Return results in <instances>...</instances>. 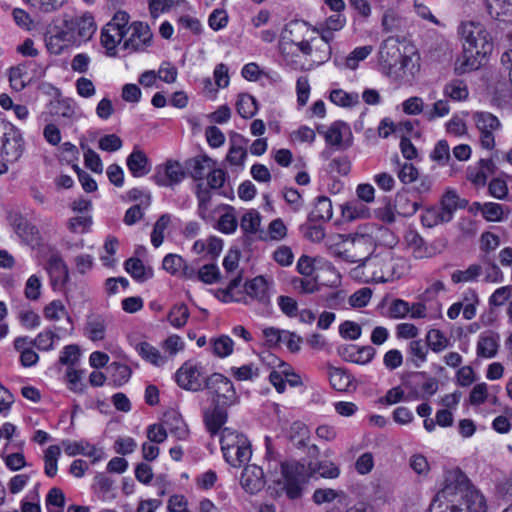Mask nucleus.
Returning a JSON list of instances; mask_svg holds the SVG:
<instances>
[{"instance_id": "f257e3e1", "label": "nucleus", "mask_w": 512, "mask_h": 512, "mask_svg": "<svg viewBox=\"0 0 512 512\" xmlns=\"http://www.w3.org/2000/svg\"><path fill=\"white\" fill-rule=\"evenodd\" d=\"M429 512H488L483 492L458 468L449 470L445 484L430 504Z\"/></svg>"}, {"instance_id": "f03ea898", "label": "nucleus", "mask_w": 512, "mask_h": 512, "mask_svg": "<svg viewBox=\"0 0 512 512\" xmlns=\"http://www.w3.org/2000/svg\"><path fill=\"white\" fill-rule=\"evenodd\" d=\"M340 474L339 468L330 461L316 464H302L297 461L281 464V476L273 481L276 494L286 493L290 499L300 497L302 486L310 478L319 475L323 478L334 479Z\"/></svg>"}, {"instance_id": "7ed1b4c3", "label": "nucleus", "mask_w": 512, "mask_h": 512, "mask_svg": "<svg viewBox=\"0 0 512 512\" xmlns=\"http://www.w3.org/2000/svg\"><path fill=\"white\" fill-rule=\"evenodd\" d=\"M458 33L463 40L464 55L458 60L455 70L463 74L476 69L480 64L477 60L490 54L493 44L489 33L479 22H462Z\"/></svg>"}, {"instance_id": "20e7f679", "label": "nucleus", "mask_w": 512, "mask_h": 512, "mask_svg": "<svg viewBox=\"0 0 512 512\" xmlns=\"http://www.w3.org/2000/svg\"><path fill=\"white\" fill-rule=\"evenodd\" d=\"M365 281L389 282L402 277L407 271V261L396 256L393 251L385 250L369 256L358 267Z\"/></svg>"}, {"instance_id": "39448f33", "label": "nucleus", "mask_w": 512, "mask_h": 512, "mask_svg": "<svg viewBox=\"0 0 512 512\" xmlns=\"http://www.w3.org/2000/svg\"><path fill=\"white\" fill-rule=\"evenodd\" d=\"M374 227L370 224L360 226L355 232L343 236L341 247L335 251V256L347 263L363 262L371 255L374 248Z\"/></svg>"}, {"instance_id": "423d86ee", "label": "nucleus", "mask_w": 512, "mask_h": 512, "mask_svg": "<svg viewBox=\"0 0 512 512\" xmlns=\"http://www.w3.org/2000/svg\"><path fill=\"white\" fill-rule=\"evenodd\" d=\"M224 459L233 467L241 466L251 458V445L245 435L231 428H224L220 438Z\"/></svg>"}, {"instance_id": "0eeeda50", "label": "nucleus", "mask_w": 512, "mask_h": 512, "mask_svg": "<svg viewBox=\"0 0 512 512\" xmlns=\"http://www.w3.org/2000/svg\"><path fill=\"white\" fill-rule=\"evenodd\" d=\"M129 15L125 11H117L113 18L102 29L101 44L107 51L108 56H116V48L123 43L127 34Z\"/></svg>"}, {"instance_id": "6e6552de", "label": "nucleus", "mask_w": 512, "mask_h": 512, "mask_svg": "<svg viewBox=\"0 0 512 512\" xmlns=\"http://www.w3.org/2000/svg\"><path fill=\"white\" fill-rule=\"evenodd\" d=\"M24 144L20 130L12 123L0 120V156L16 161L23 153Z\"/></svg>"}, {"instance_id": "1a4fd4ad", "label": "nucleus", "mask_w": 512, "mask_h": 512, "mask_svg": "<svg viewBox=\"0 0 512 512\" xmlns=\"http://www.w3.org/2000/svg\"><path fill=\"white\" fill-rule=\"evenodd\" d=\"M473 120L479 132L480 145L492 150L495 147V133L502 128L500 120L490 112H476Z\"/></svg>"}, {"instance_id": "9d476101", "label": "nucleus", "mask_w": 512, "mask_h": 512, "mask_svg": "<svg viewBox=\"0 0 512 512\" xmlns=\"http://www.w3.org/2000/svg\"><path fill=\"white\" fill-rule=\"evenodd\" d=\"M205 387L211 391L214 403L229 406L236 400L233 383L220 373H214L205 381Z\"/></svg>"}, {"instance_id": "9b49d317", "label": "nucleus", "mask_w": 512, "mask_h": 512, "mask_svg": "<svg viewBox=\"0 0 512 512\" xmlns=\"http://www.w3.org/2000/svg\"><path fill=\"white\" fill-rule=\"evenodd\" d=\"M501 64L508 74V80L497 82L493 101L500 108H512V50L502 54Z\"/></svg>"}, {"instance_id": "f8f14e48", "label": "nucleus", "mask_w": 512, "mask_h": 512, "mask_svg": "<svg viewBox=\"0 0 512 512\" xmlns=\"http://www.w3.org/2000/svg\"><path fill=\"white\" fill-rule=\"evenodd\" d=\"M127 33L129 37L124 39L122 48L130 52L144 51L151 45L152 32L149 26L143 22H133L127 25Z\"/></svg>"}, {"instance_id": "ddd939ff", "label": "nucleus", "mask_w": 512, "mask_h": 512, "mask_svg": "<svg viewBox=\"0 0 512 512\" xmlns=\"http://www.w3.org/2000/svg\"><path fill=\"white\" fill-rule=\"evenodd\" d=\"M178 385L186 390L199 391L205 387L203 367L191 361L185 362L176 372Z\"/></svg>"}, {"instance_id": "4468645a", "label": "nucleus", "mask_w": 512, "mask_h": 512, "mask_svg": "<svg viewBox=\"0 0 512 512\" xmlns=\"http://www.w3.org/2000/svg\"><path fill=\"white\" fill-rule=\"evenodd\" d=\"M185 177L186 171L183 166L178 161L168 160L157 167L153 180L158 186L173 188L179 185Z\"/></svg>"}, {"instance_id": "2eb2a0df", "label": "nucleus", "mask_w": 512, "mask_h": 512, "mask_svg": "<svg viewBox=\"0 0 512 512\" xmlns=\"http://www.w3.org/2000/svg\"><path fill=\"white\" fill-rule=\"evenodd\" d=\"M46 47L52 54L59 55L64 49L77 44L67 20L63 21L61 27H56L54 32H51L45 37Z\"/></svg>"}, {"instance_id": "dca6fc26", "label": "nucleus", "mask_w": 512, "mask_h": 512, "mask_svg": "<svg viewBox=\"0 0 512 512\" xmlns=\"http://www.w3.org/2000/svg\"><path fill=\"white\" fill-rule=\"evenodd\" d=\"M112 323L113 316L111 314L92 312L86 317L84 335L93 342L102 341Z\"/></svg>"}, {"instance_id": "f3484780", "label": "nucleus", "mask_w": 512, "mask_h": 512, "mask_svg": "<svg viewBox=\"0 0 512 512\" xmlns=\"http://www.w3.org/2000/svg\"><path fill=\"white\" fill-rule=\"evenodd\" d=\"M62 447L68 456L72 457L80 454L91 458L92 464L101 461L105 457V453L102 448H98L86 440H64L62 441Z\"/></svg>"}, {"instance_id": "a211bd4d", "label": "nucleus", "mask_w": 512, "mask_h": 512, "mask_svg": "<svg viewBox=\"0 0 512 512\" xmlns=\"http://www.w3.org/2000/svg\"><path fill=\"white\" fill-rule=\"evenodd\" d=\"M407 43L395 37H388L380 46L379 61L388 67L395 66L403 53L404 44Z\"/></svg>"}, {"instance_id": "6ab92c4d", "label": "nucleus", "mask_w": 512, "mask_h": 512, "mask_svg": "<svg viewBox=\"0 0 512 512\" xmlns=\"http://www.w3.org/2000/svg\"><path fill=\"white\" fill-rule=\"evenodd\" d=\"M68 25L72 32L76 43L89 40L96 31L94 18L91 14L85 13L82 16L67 19Z\"/></svg>"}, {"instance_id": "aec40b11", "label": "nucleus", "mask_w": 512, "mask_h": 512, "mask_svg": "<svg viewBox=\"0 0 512 512\" xmlns=\"http://www.w3.org/2000/svg\"><path fill=\"white\" fill-rule=\"evenodd\" d=\"M376 350L372 346L345 345L339 348V355L348 362L365 365L372 361Z\"/></svg>"}, {"instance_id": "412c9836", "label": "nucleus", "mask_w": 512, "mask_h": 512, "mask_svg": "<svg viewBox=\"0 0 512 512\" xmlns=\"http://www.w3.org/2000/svg\"><path fill=\"white\" fill-rule=\"evenodd\" d=\"M305 26L306 23H289L282 30L279 39V51L286 61L294 54L298 41V38H294V34L299 33Z\"/></svg>"}, {"instance_id": "4be33fe9", "label": "nucleus", "mask_w": 512, "mask_h": 512, "mask_svg": "<svg viewBox=\"0 0 512 512\" xmlns=\"http://www.w3.org/2000/svg\"><path fill=\"white\" fill-rule=\"evenodd\" d=\"M241 485L250 494H256L261 491L265 485L262 468L257 465L246 466L241 475Z\"/></svg>"}, {"instance_id": "5701e85b", "label": "nucleus", "mask_w": 512, "mask_h": 512, "mask_svg": "<svg viewBox=\"0 0 512 512\" xmlns=\"http://www.w3.org/2000/svg\"><path fill=\"white\" fill-rule=\"evenodd\" d=\"M185 166L189 176L199 183L203 182L210 169L216 166V162L209 156L202 154L188 159Z\"/></svg>"}, {"instance_id": "b1692460", "label": "nucleus", "mask_w": 512, "mask_h": 512, "mask_svg": "<svg viewBox=\"0 0 512 512\" xmlns=\"http://www.w3.org/2000/svg\"><path fill=\"white\" fill-rule=\"evenodd\" d=\"M197 199V213L198 216L205 222H211L214 220V212L211 210L212 193L207 188L204 182H199L195 186L194 190Z\"/></svg>"}, {"instance_id": "393cba45", "label": "nucleus", "mask_w": 512, "mask_h": 512, "mask_svg": "<svg viewBox=\"0 0 512 512\" xmlns=\"http://www.w3.org/2000/svg\"><path fill=\"white\" fill-rule=\"evenodd\" d=\"M270 288V283L263 276H257L245 284L247 296L263 305L270 302Z\"/></svg>"}, {"instance_id": "a878e982", "label": "nucleus", "mask_w": 512, "mask_h": 512, "mask_svg": "<svg viewBox=\"0 0 512 512\" xmlns=\"http://www.w3.org/2000/svg\"><path fill=\"white\" fill-rule=\"evenodd\" d=\"M126 165L132 176L136 178L147 175L151 170V164L147 155L138 148H134L128 155Z\"/></svg>"}, {"instance_id": "bb28decb", "label": "nucleus", "mask_w": 512, "mask_h": 512, "mask_svg": "<svg viewBox=\"0 0 512 512\" xmlns=\"http://www.w3.org/2000/svg\"><path fill=\"white\" fill-rule=\"evenodd\" d=\"M162 423L166 428L167 433L169 432L177 439L185 440L188 437V427L177 411L170 410L165 412Z\"/></svg>"}, {"instance_id": "cd10ccee", "label": "nucleus", "mask_w": 512, "mask_h": 512, "mask_svg": "<svg viewBox=\"0 0 512 512\" xmlns=\"http://www.w3.org/2000/svg\"><path fill=\"white\" fill-rule=\"evenodd\" d=\"M399 64L403 76H414L415 73L419 71L420 55L413 44H404V50L400 56Z\"/></svg>"}, {"instance_id": "c85d7f7f", "label": "nucleus", "mask_w": 512, "mask_h": 512, "mask_svg": "<svg viewBox=\"0 0 512 512\" xmlns=\"http://www.w3.org/2000/svg\"><path fill=\"white\" fill-rule=\"evenodd\" d=\"M226 406L214 403V406L204 412V423L211 435L219 432L227 420Z\"/></svg>"}, {"instance_id": "c756f323", "label": "nucleus", "mask_w": 512, "mask_h": 512, "mask_svg": "<svg viewBox=\"0 0 512 512\" xmlns=\"http://www.w3.org/2000/svg\"><path fill=\"white\" fill-rule=\"evenodd\" d=\"M135 350L145 362L155 367H162L168 362V356L149 342H139L136 344Z\"/></svg>"}, {"instance_id": "7c9ffc66", "label": "nucleus", "mask_w": 512, "mask_h": 512, "mask_svg": "<svg viewBox=\"0 0 512 512\" xmlns=\"http://www.w3.org/2000/svg\"><path fill=\"white\" fill-rule=\"evenodd\" d=\"M484 3L491 18L512 22V0H484Z\"/></svg>"}, {"instance_id": "2f4dec72", "label": "nucleus", "mask_w": 512, "mask_h": 512, "mask_svg": "<svg viewBox=\"0 0 512 512\" xmlns=\"http://www.w3.org/2000/svg\"><path fill=\"white\" fill-rule=\"evenodd\" d=\"M215 211L221 212V215L214 228L224 234L234 233L238 226L235 209L232 206L222 204Z\"/></svg>"}, {"instance_id": "473e14b6", "label": "nucleus", "mask_w": 512, "mask_h": 512, "mask_svg": "<svg viewBox=\"0 0 512 512\" xmlns=\"http://www.w3.org/2000/svg\"><path fill=\"white\" fill-rule=\"evenodd\" d=\"M247 158L245 140L241 135L235 134L230 141V147L226 155V160L232 166H244Z\"/></svg>"}, {"instance_id": "72a5a7b5", "label": "nucleus", "mask_w": 512, "mask_h": 512, "mask_svg": "<svg viewBox=\"0 0 512 512\" xmlns=\"http://www.w3.org/2000/svg\"><path fill=\"white\" fill-rule=\"evenodd\" d=\"M499 348V336L495 333H482L477 342V355L483 358H493Z\"/></svg>"}, {"instance_id": "f704fd0d", "label": "nucleus", "mask_w": 512, "mask_h": 512, "mask_svg": "<svg viewBox=\"0 0 512 512\" xmlns=\"http://www.w3.org/2000/svg\"><path fill=\"white\" fill-rule=\"evenodd\" d=\"M346 123L342 121H336L332 123L326 130L324 126H319L317 131L322 134L328 145L339 147L343 141V131L348 130Z\"/></svg>"}, {"instance_id": "c9c22d12", "label": "nucleus", "mask_w": 512, "mask_h": 512, "mask_svg": "<svg viewBox=\"0 0 512 512\" xmlns=\"http://www.w3.org/2000/svg\"><path fill=\"white\" fill-rule=\"evenodd\" d=\"M341 214L345 221L352 222L370 216V209L359 201H349L341 206Z\"/></svg>"}, {"instance_id": "e433bc0d", "label": "nucleus", "mask_w": 512, "mask_h": 512, "mask_svg": "<svg viewBox=\"0 0 512 512\" xmlns=\"http://www.w3.org/2000/svg\"><path fill=\"white\" fill-rule=\"evenodd\" d=\"M288 438L297 448H303L308 445L310 431L306 424L301 421H295L290 425Z\"/></svg>"}, {"instance_id": "4c0bfd02", "label": "nucleus", "mask_w": 512, "mask_h": 512, "mask_svg": "<svg viewBox=\"0 0 512 512\" xmlns=\"http://www.w3.org/2000/svg\"><path fill=\"white\" fill-rule=\"evenodd\" d=\"M405 241L416 259L429 257L430 253L423 238L415 231H408L405 235Z\"/></svg>"}, {"instance_id": "58836bf2", "label": "nucleus", "mask_w": 512, "mask_h": 512, "mask_svg": "<svg viewBox=\"0 0 512 512\" xmlns=\"http://www.w3.org/2000/svg\"><path fill=\"white\" fill-rule=\"evenodd\" d=\"M465 205L466 202L461 203L458 194L454 190H447L441 198L439 207L451 221L455 211L465 207Z\"/></svg>"}, {"instance_id": "ea45409f", "label": "nucleus", "mask_w": 512, "mask_h": 512, "mask_svg": "<svg viewBox=\"0 0 512 512\" xmlns=\"http://www.w3.org/2000/svg\"><path fill=\"white\" fill-rule=\"evenodd\" d=\"M333 216V208L331 200L326 196L316 198L311 217L318 221H329Z\"/></svg>"}, {"instance_id": "a19ab883", "label": "nucleus", "mask_w": 512, "mask_h": 512, "mask_svg": "<svg viewBox=\"0 0 512 512\" xmlns=\"http://www.w3.org/2000/svg\"><path fill=\"white\" fill-rule=\"evenodd\" d=\"M212 353L219 358L228 357L233 353L234 342L227 335H221L210 340Z\"/></svg>"}, {"instance_id": "79ce46f5", "label": "nucleus", "mask_w": 512, "mask_h": 512, "mask_svg": "<svg viewBox=\"0 0 512 512\" xmlns=\"http://www.w3.org/2000/svg\"><path fill=\"white\" fill-rule=\"evenodd\" d=\"M483 267L479 264H471L465 270H456L451 274L454 284L473 282L482 274Z\"/></svg>"}, {"instance_id": "37998d69", "label": "nucleus", "mask_w": 512, "mask_h": 512, "mask_svg": "<svg viewBox=\"0 0 512 512\" xmlns=\"http://www.w3.org/2000/svg\"><path fill=\"white\" fill-rule=\"evenodd\" d=\"M421 222L425 227L433 228L437 225L450 222V220L439 206H433L422 213Z\"/></svg>"}, {"instance_id": "c03bdc74", "label": "nucleus", "mask_w": 512, "mask_h": 512, "mask_svg": "<svg viewBox=\"0 0 512 512\" xmlns=\"http://www.w3.org/2000/svg\"><path fill=\"white\" fill-rule=\"evenodd\" d=\"M444 95L454 101H463L468 98L469 91L464 81L454 79L447 83L444 87Z\"/></svg>"}, {"instance_id": "a18cd8bd", "label": "nucleus", "mask_w": 512, "mask_h": 512, "mask_svg": "<svg viewBox=\"0 0 512 512\" xmlns=\"http://www.w3.org/2000/svg\"><path fill=\"white\" fill-rule=\"evenodd\" d=\"M61 450L58 445L49 446L44 453V472L48 477H54L58 471V459Z\"/></svg>"}, {"instance_id": "49530a36", "label": "nucleus", "mask_w": 512, "mask_h": 512, "mask_svg": "<svg viewBox=\"0 0 512 512\" xmlns=\"http://www.w3.org/2000/svg\"><path fill=\"white\" fill-rule=\"evenodd\" d=\"M329 99L332 103L341 107H353L359 103V95L356 92H346L342 89H334L330 92Z\"/></svg>"}, {"instance_id": "de8ad7c7", "label": "nucleus", "mask_w": 512, "mask_h": 512, "mask_svg": "<svg viewBox=\"0 0 512 512\" xmlns=\"http://www.w3.org/2000/svg\"><path fill=\"white\" fill-rule=\"evenodd\" d=\"M15 233L21 237L25 242H33L38 234L36 228L29 224L27 220L22 217H16L12 222Z\"/></svg>"}, {"instance_id": "09e8293b", "label": "nucleus", "mask_w": 512, "mask_h": 512, "mask_svg": "<svg viewBox=\"0 0 512 512\" xmlns=\"http://www.w3.org/2000/svg\"><path fill=\"white\" fill-rule=\"evenodd\" d=\"M332 387L337 391H346L351 384V377L340 368L330 367L328 372Z\"/></svg>"}, {"instance_id": "8fccbe9b", "label": "nucleus", "mask_w": 512, "mask_h": 512, "mask_svg": "<svg viewBox=\"0 0 512 512\" xmlns=\"http://www.w3.org/2000/svg\"><path fill=\"white\" fill-rule=\"evenodd\" d=\"M44 317L49 321H59L61 318L66 317L71 323V317L69 316L66 307L61 300H53L44 307Z\"/></svg>"}, {"instance_id": "3c124183", "label": "nucleus", "mask_w": 512, "mask_h": 512, "mask_svg": "<svg viewBox=\"0 0 512 512\" xmlns=\"http://www.w3.org/2000/svg\"><path fill=\"white\" fill-rule=\"evenodd\" d=\"M190 316L189 309L184 303L174 305L169 314L168 321L175 328H182Z\"/></svg>"}, {"instance_id": "603ef678", "label": "nucleus", "mask_w": 512, "mask_h": 512, "mask_svg": "<svg viewBox=\"0 0 512 512\" xmlns=\"http://www.w3.org/2000/svg\"><path fill=\"white\" fill-rule=\"evenodd\" d=\"M125 270L134 279L138 281H145L151 277V270H147L143 262L138 258H130L125 262Z\"/></svg>"}, {"instance_id": "864d4df0", "label": "nucleus", "mask_w": 512, "mask_h": 512, "mask_svg": "<svg viewBox=\"0 0 512 512\" xmlns=\"http://www.w3.org/2000/svg\"><path fill=\"white\" fill-rule=\"evenodd\" d=\"M171 223V215L163 214L156 221L153 231L151 233V243L155 248H158L164 240V232Z\"/></svg>"}, {"instance_id": "5fc2aeb1", "label": "nucleus", "mask_w": 512, "mask_h": 512, "mask_svg": "<svg viewBox=\"0 0 512 512\" xmlns=\"http://www.w3.org/2000/svg\"><path fill=\"white\" fill-rule=\"evenodd\" d=\"M238 114L243 118H251L257 112L256 100L253 96L242 94L236 103Z\"/></svg>"}, {"instance_id": "6e6d98bb", "label": "nucleus", "mask_w": 512, "mask_h": 512, "mask_svg": "<svg viewBox=\"0 0 512 512\" xmlns=\"http://www.w3.org/2000/svg\"><path fill=\"white\" fill-rule=\"evenodd\" d=\"M59 336L50 329L40 332L34 339H32L33 346L40 351H51L54 349L55 341Z\"/></svg>"}, {"instance_id": "4d7b16f0", "label": "nucleus", "mask_w": 512, "mask_h": 512, "mask_svg": "<svg viewBox=\"0 0 512 512\" xmlns=\"http://www.w3.org/2000/svg\"><path fill=\"white\" fill-rule=\"evenodd\" d=\"M231 375L238 381H253L260 375L259 368L253 364H245L240 367H231Z\"/></svg>"}, {"instance_id": "13d9d810", "label": "nucleus", "mask_w": 512, "mask_h": 512, "mask_svg": "<svg viewBox=\"0 0 512 512\" xmlns=\"http://www.w3.org/2000/svg\"><path fill=\"white\" fill-rule=\"evenodd\" d=\"M427 346L436 353L446 349L449 339L438 329H431L426 335Z\"/></svg>"}, {"instance_id": "bf43d9fd", "label": "nucleus", "mask_w": 512, "mask_h": 512, "mask_svg": "<svg viewBox=\"0 0 512 512\" xmlns=\"http://www.w3.org/2000/svg\"><path fill=\"white\" fill-rule=\"evenodd\" d=\"M373 52V46L365 45L356 47L345 59V67L354 70L359 62L366 59Z\"/></svg>"}, {"instance_id": "052dcab7", "label": "nucleus", "mask_w": 512, "mask_h": 512, "mask_svg": "<svg viewBox=\"0 0 512 512\" xmlns=\"http://www.w3.org/2000/svg\"><path fill=\"white\" fill-rule=\"evenodd\" d=\"M7 450L8 444H6L5 447L3 448L1 452V458L4 460L5 465L8 469H10L11 471H18L28 465L23 453L15 452L8 454Z\"/></svg>"}, {"instance_id": "680f3d73", "label": "nucleus", "mask_w": 512, "mask_h": 512, "mask_svg": "<svg viewBox=\"0 0 512 512\" xmlns=\"http://www.w3.org/2000/svg\"><path fill=\"white\" fill-rule=\"evenodd\" d=\"M161 347L164 350V354L167 355L169 359L183 351L185 349V343L179 335L172 334L162 341Z\"/></svg>"}, {"instance_id": "e2e57ef3", "label": "nucleus", "mask_w": 512, "mask_h": 512, "mask_svg": "<svg viewBox=\"0 0 512 512\" xmlns=\"http://www.w3.org/2000/svg\"><path fill=\"white\" fill-rule=\"evenodd\" d=\"M430 158L442 166L449 164L451 156L448 142L446 140H439L435 144Z\"/></svg>"}, {"instance_id": "0e129e2a", "label": "nucleus", "mask_w": 512, "mask_h": 512, "mask_svg": "<svg viewBox=\"0 0 512 512\" xmlns=\"http://www.w3.org/2000/svg\"><path fill=\"white\" fill-rule=\"evenodd\" d=\"M260 223V213L256 210H250L242 216L240 227L244 232L254 234L258 231Z\"/></svg>"}, {"instance_id": "69168bd1", "label": "nucleus", "mask_w": 512, "mask_h": 512, "mask_svg": "<svg viewBox=\"0 0 512 512\" xmlns=\"http://www.w3.org/2000/svg\"><path fill=\"white\" fill-rule=\"evenodd\" d=\"M206 178L207 184L205 186L209 188L210 191L218 190L224 186L227 180V173L223 169L213 166V168L208 172Z\"/></svg>"}, {"instance_id": "338daca9", "label": "nucleus", "mask_w": 512, "mask_h": 512, "mask_svg": "<svg viewBox=\"0 0 512 512\" xmlns=\"http://www.w3.org/2000/svg\"><path fill=\"white\" fill-rule=\"evenodd\" d=\"M409 353L413 357L416 367H420L426 361L428 346L422 340H413L409 344Z\"/></svg>"}, {"instance_id": "774afa93", "label": "nucleus", "mask_w": 512, "mask_h": 512, "mask_svg": "<svg viewBox=\"0 0 512 512\" xmlns=\"http://www.w3.org/2000/svg\"><path fill=\"white\" fill-rule=\"evenodd\" d=\"M463 317L466 320H471L476 316V305L479 303V299L475 291L469 290L464 293L463 297Z\"/></svg>"}]
</instances>
